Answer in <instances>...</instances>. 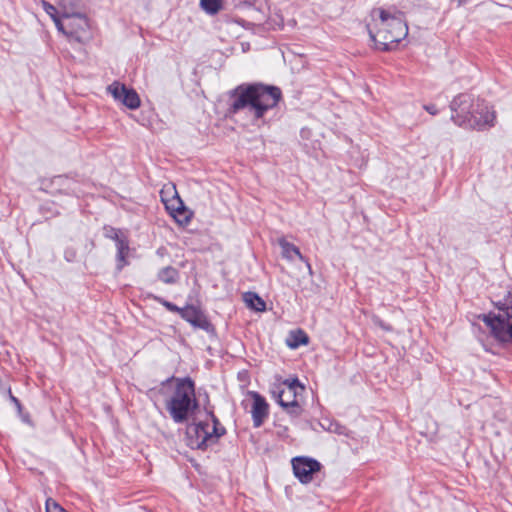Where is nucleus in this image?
<instances>
[{"instance_id":"nucleus-23","label":"nucleus","mask_w":512,"mask_h":512,"mask_svg":"<svg viewBox=\"0 0 512 512\" xmlns=\"http://www.w3.org/2000/svg\"><path fill=\"white\" fill-rule=\"evenodd\" d=\"M175 221L182 227H186L189 222L190 218L192 216V212L187 210L186 207L183 210H180L179 212H176L171 215Z\"/></svg>"},{"instance_id":"nucleus-6","label":"nucleus","mask_w":512,"mask_h":512,"mask_svg":"<svg viewBox=\"0 0 512 512\" xmlns=\"http://www.w3.org/2000/svg\"><path fill=\"white\" fill-rule=\"evenodd\" d=\"M282 389L277 395V402L289 414L299 416L302 412L301 406L298 402V397L301 396L305 390L304 386L297 378L286 379L282 384Z\"/></svg>"},{"instance_id":"nucleus-18","label":"nucleus","mask_w":512,"mask_h":512,"mask_svg":"<svg viewBox=\"0 0 512 512\" xmlns=\"http://www.w3.org/2000/svg\"><path fill=\"white\" fill-rule=\"evenodd\" d=\"M165 191H161V199L163 203L165 204L166 209L169 211V213L172 215L176 212H179L180 210H183L185 208L182 200L179 198L178 195H174L172 199L168 200L165 198Z\"/></svg>"},{"instance_id":"nucleus-22","label":"nucleus","mask_w":512,"mask_h":512,"mask_svg":"<svg viewBox=\"0 0 512 512\" xmlns=\"http://www.w3.org/2000/svg\"><path fill=\"white\" fill-rule=\"evenodd\" d=\"M53 21L59 31H61L62 33L66 34L69 38L79 43L83 42V36L80 34L78 30L72 29L70 31H66L64 25L61 23L58 17H54Z\"/></svg>"},{"instance_id":"nucleus-8","label":"nucleus","mask_w":512,"mask_h":512,"mask_svg":"<svg viewBox=\"0 0 512 512\" xmlns=\"http://www.w3.org/2000/svg\"><path fill=\"white\" fill-rule=\"evenodd\" d=\"M471 112L472 113H470L468 119L476 121L477 123H479V125L463 126V128L484 130L494 125L495 112L491 110L484 101L476 99V102Z\"/></svg>"},{"instance_id":"nucleus-28","label":"nucleus","mask_w":512,"mask_h":512,"mask_svg":"<svg viewBox=\"0 0 512 512\" xmlns=\"http://www.w3.org/2000/svg\"><path fill=\"white\" fill-rule=\"evenodd\" d=\"M423 108L431 115L438 114V109L434 104L424 105Z\"/></svg>"},{"instance_id":"nucleus-19","label":"nucleus","mask_w":512,"mask_h":512,"mask_svg":"<svg viewBox=\"0 0 512 512\" xmlns=\"http://www.w3.org/2000/svg\"><path fill=\"white\" fill-rule=\"evenodd\" d=\"M117 247V267L118 269H122L126 265L125 257L128 254L129 251V244L126 238H123L122 240L118 241L116 243Z\"/></svg>"},{"instance_id":"nucleus-12","label":"nucleus","mask_w":512,"mask_h":512,"mask_svg":"<svg viewBox=\"0 0 512 512\" xmlns=\"http://www.w3.org/2000/svg\"><path fill=\"white\" fill-rule=\"evenodd\" d=\"M249 395L253 399V405L251 409L253 425L255 428L260 427L269 414V405L265 398L255 391L249 392Z\"/></svg>"},{"instance_id":"nucleus-29","label":"nucleus","mask_w":512,"mask_h":512,"mask_svg":"<svg viewBox=\"0 0 512 512\" xmlns=\"http://www.w3.org/2000/svg\"><path fill=\"white\" fill-rule=\"evenodd\" d=\"M375 323H377L378 325H380L382 328L386 329V330H389L390 328L389 327H386L381 320L377 319L375 321Z\"/></svg>"},{"instance_id":"nucleus-5","label":"nucleus","mask_w":512,"mask_h":512,"mask_svg":"<svg viewBox=\"0 0 512 512\" xmlns=\"http://www.w3.org/2000/svg\"><path fill=\"white\" fill-rule=\"evenodd\" d=\"M495 305L499 309L498 314H482L479 319L487 325L495 340L512 343V291Z\"/></svg>"},{"instance_id":"nucleus-7","label":"nucleus","mask_w":512,"mask_h":512,"mask_svg":"<svg viewBox=\"0 0 512 512\" xmlns=\"http://www.w3.org/2000/svg\"><path fill=\"white\" fill-rule=\"evenodd\" d=\"M475 102L476 99L468 94H459L456 96L450 104L452 111L451 120L462 128L463 126L479 125L476 121L468 119L470 113H472L471 110Z\"/></svg>"},{"instance_id":"nucleus-9","label":"nucleus","mask_w":512,"mask_h":512,"mask_svg":"<svg viewBox=\"0 0 512 512\" xmlns=\"http://www.w3.org/2000/svg\"><path fill=\"white\" fill-rule=\"evenodd\" d=\"M295 477L303 484L310 483L313 475L320 471L321 464L312 458L296 457L292 460Z\"/></svg>"},{"instance_id":"nucleus-25","label":"nucleus","mask_w":512,"mask_h":512,"mask_svg":"<svg viewBox=\"0 0 512 512\" xmlns=\"http://www.w3.org/2000/svg\"><path fill=\"white\" fill-rule=\"evenodd\" d=\"M46 512H67L62 508L54 499L48 498L46 500Z\"/></svg>"},{"instance_id":"nucleus-30","label":"nucleus","mask_w":512,"mask_h":512,"mask_svg":"<svg viewBox=\"0 0 512 512\" xmlns=\"http://www.w3.org/2000/svg\"><path fill=\"white\" fill-rule=\"evenodd\" d=\"M467 0H459L460 4H464Z\"/></svg>"},{"instance_id":"nucleus-3","label":"nucleus","mask_w":512,"mask_h":512,"mask_svg":"<svg viewBox=\"0 0 512 512\" xmlns=\"http://www.w3.org/2000/svg\"><path fill=\"white\" fill-rule=\"evenodd\" d=\"M372 23L368 24L371 40L380 50H391L408 34V26L400 11L375 8L371 12Z\"/></svg>"},{"instance_id":"nucleus-1","label":"nucleus","mask_w":512,"mask_h":512,"mask_svg":"<svg viewBox=\"0 0 512 512\" xmlns=\"http://www.w3.org/2000/svg\"><path fill=\"white\" fill-rule=\"evenodd\" d=\"M281 97L282 92L276 86L241 84L229 92L228 111L236 114L248 109L255 119H260L268 110L277 106Z\"/></svg>"},{"instance_id":"nucleus-21","label":"nucleus","mask_w":512,"mask_h":512,"mask_svg":"<svg viewBox=\"0 0 512 512\" xmlns=\"http://www.w3.org/2000/svg\"><path fill=\"white\" fill-rule=\"evenodd\" d=\"M178 278V271L171 267L167 266L163 269H161L158 273V279L161 280L164 283H175Z\"/></svg>"},{"instance_id":"nucleus-26","label":"nucleus","mask_w":512,"mask_h":512,"mask_svg":"<svg viewBox=\"0 0 512 512\" xmlns=\"http://www.w3.org/2000/svg\"><path fill=\"white\" fill-rule=\"evenodd\" d=\"M42 6H43L45 12L47 14H49L52 19H54V17H57L56 8L52 4H50L49 2H47L45 0H42Z\"/></svg>"},{"instance_id":"nucleus-14","label":"nucleus","mask_w":512,"mask_h":512,"mask_svg":"<svg viewBox=\"0 0 512 512\" xmlns=\"http://www.w3.org/2000/svg\"><path fill=\"white\" fill-rule=\"evenodd\" d=\"M278 243L281 247V255L283 258L287 259L288 261H293L294 258L297 257L299 260L305 262L309 273H312V267L309 261L301 254L298 247L283 238L279 239Z\"/></svg>"},{"instance_id":"nucleus-27","label":"nucleus","mask_w":512,"mask_h":512,"mask_svg":"<svg viewBox=\"0 0 512 512\" xmlns=\"http://www.w3.org/2000/svg\"><path fill=\"white\" fill-rule=\"evenodd\" d=\"M8 394H9L10 401L15 405V407L17 408L18 413L21 415L22 410H23L21 402L19 401V399L17 397H15L12 394L11 389L8 390Z\"/></svg>"},{"instance_id":"nucleus-11","label":"nucleus","mask_w":512,"mask_h":512,"mask_svg":"<svg viewBox=\"0 0 512 512\" xmlns=\"http://www.w3.org/2000/svg\"><path fill=\"white\" fill-rule=\"evenodd\" d=\"M108 92L112 94L115 100L121 102L129 109H137L140 106V98L137 92L132 88H127L118 81L108 86Z\"/></svg>"},{"instance_id":"nucleus-4","label":"nucleus","mask_w":512,"mask_h":512,"mask_svg":"<svg viewBox=\"0 0 512 512\" xmlns=\"http://www.w3.org/2000/svg\"><path fill=\"white\" fill-rule=\"evenodd\" d=\"M226 430L220 425L218 419L209 406L206 394H194V440L196 448L206 450L215 445Z\"/></svg>"},{"instance_id":"nucleus-15","label":"nucleus","mask_w":512,"mask_h":512,"mask_svg":"<svg viewBox=\"0 0 512 512\" xmlns=\"http://www.w3.org/2000/svg\"><path fill=\"white\" fill-rule=\"evenodd\" d=\"M156 300H158L163 306H165L169 311L171 312H178L182 318H184L185 320H187L189 323L192 324V306L187 304L185 306V308H179L177 307L175 304L169 302V301H166L162 298H157L156 297Z\"/></svg>"},{"instance_id":"nucleus-10","label":"nucleus","mask_w":512,"mask_h":512,"mask_svg":"<svg viewBox=\"0 0 512 512\" xmlns=\"http://www.w3.org/2000/svg\"><path fill=\"white\" fill-rule=\"evenodd\" d=\"M197 331L203 332V334L197 336L203 339V345L208 350L211 349V345L218 340L215 326L202 311L194 307V334Z\"/></svg>"},{"instance_id":"nucleus-2","label":"nucleus","mask_w":512,"mask_h":512,"mask_svg":"<svg viewBox=\"0 0 512 512\" xmlns=\"http://www.w3.org/2000/svg\"><path fill=\"white\" fill-rule=\"evenodd\" d=\"M153 396L163 399L165 408L175 423L186 422L192 415V378L174 376L150 390Z\"/></svg>"},{"instance_id":"nucleus-13","label":"nucleus","mask_w":512,"mask_h":512,"mask_svg":"<svg viewBox=\"0 0 512 512\" xmlns=\"http://www.w3.org/2000/svg\"><path fill=\"white\" fill-rule=\"evenodd\" d=\"M59 5L62 9V15L63 17L70 18V17H76L79 21L77 24L78 28L81 30V32L86 33L89 29V23L87 18L78 13V2L77 0H59Z\"/></svg>"},{"instance_id":"nucleus-16","label":"nucleus","mask_w":512,"mask_h":512,"mask_svg":"<svg viewBox=\"0 0 512 512\" xmlns=\"http://www.w3.org/2000/svg\"><path fill=\"white\" fill-rule=\"evenodd\" d=\"M246 305L258 312L265 311L266 303L254 292H246L243 296Z\"/></svg>"},{"instance_id":"nucleus-20","label":"nucleus","mask_w":512,"mask_h":512,"mask_svg":"<svg viewBox=\"0 0 512 512\" xmlns=\"http://www.w3.org/2000/svg\"><path fill=\"white\" fill-rule=\"evenodd\" d=\"M308 341L309 339L306 333H304L302 330H297L290 333V338L288 339L287 343L289 347L297 348L300 345H306Z\"/></svg>"},{"instance_id":"nucleus-24","label":"nucleus","mask_w":512,"mask_h":512,"mask_svg":"<svg viewBox=\"0 0 512 512\" xmlns=\"http://www.w3.org/2000/svg\"><path fill=\"white\" fill-rule=\"evenodd\" d=\"M119 233L120 231L118 229H115L111 226L104 227V235L107 238L114 240L116 243L123 239V237H120Z\"/></svg>"},{"instance_id":"nucleus-17","label":"nucleus","mask_w":512,"mask_h":512,"mask_svg":"<svg viewBox=\"0 0 512 512\" xmlns=\"http://www.w3.org/2000/svg\"><path fill=\"white\" fill-rule=\"evenodd\" d=\"M201 9L208 15H216L224 9L223 0H200Z\"/></svg>"}]
</instances>
